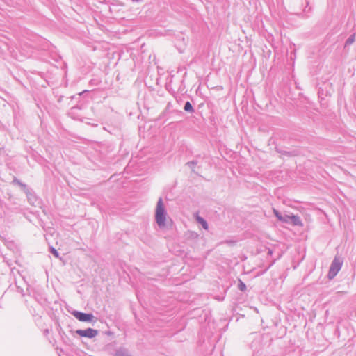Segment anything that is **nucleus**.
Returning <instances> with one entry per match:
<instances>
[{
  "label": "nucleus",
  "mask_w": 356,
  "mask_h": 356,
  "mask_svg": "<svg viewBox=\"0 0 356 356\" xmlns=\"http://www.w3.org/2000/svg\"><path fill=\"white\" fill-rule=\"evenodd\" d=\"M167 214L161 198H159L156 208L155 218L156 223L160 227H165Z\"/></svg>",
  "instance_id": "nucleus-1"
},
{
  "label": "nucleus",
  "mask_w": 356,
  "mask_h": 356,
  "mask_svg": "<svg viewBox=\"0 0 356 356\" xmlns=\"http://www.w3.org/2000/svg\"><path fill=\"white\" fill-rule=\"evenodd\" d=\"M341 265L342 262L339 260V259L335 258L334 259L328 273V277L330 279H332L337 275L341 268Z\"/></svg>",
  "instance_id": "nucleus-2"
},
{
  "label": "nucleus",
  "mask_w": 356,
  "mask_h": 356,
  "mask_svg": "<svg viewBox=\"0 0 356 356\" xmlns=\"http://www.w3.org/2000/svg\"><path fill=\"white\" fill-rule=\"evenodd\" d=\"M72 314L76 319L82 322H90L94 318L91 314H85L77 311H74Z\"/></svg>",
  "instance_id": "nucleus-3"
},
{
  "label": "nucleus",
  "mask_w": 356,
  "mask_h": 356,
  "mask_svg": "<svg viewBox=\"0 0 356 356\" xmlns=\"http://www.w3.org/2000/svg\"><path fill=\"white\" fill-rule=\"evenodd\" d=\"M76 333L81 337L92 338L97 334L98 332L96 330L88 328L86 330H78Z\"/></svg>",
  "instance_id": "nucleus-4"
},
{
  "label": "nucleus",
  "mask_w": 356,
  "mask_h": 356,
  "mask_svg": "<svg viewBox=\"0 0 356 356\" xmlns=\"http://www.w3.org/2000/svg\"><path fill=\"white\" fill-rule=\"evenodd\" d=\"M290 218V222L294 226H300L303 225L300 217L297 216L292 215L291 216H289Z\"/></svg>",
  "instance_id": "nucleus-5"
},
{
  "label": "nucleus",
  "mask_w": 356,
  "mask_h": 356,
  "mask_svg": "<svg viewBox=\"0 0 356 356\" xmlns=\"http://www.w3.org/2000/svg\"><path fill=\"white\" fill-rule=\"evenodd\" d=\"M273 212H274V214L275 215V216L278 218L279 220L280 221H282V222H289L291 220H290V218H289V216H282L277 210L274 209L273 210Z\"/></svg>",
  "instance_id": "nucleus-6"
},
{
  "label": "nucleus",
  "mask_w": 356,
  "mask_h": 356,
  "mask_svg": "<svg viewBox=\"0 0 356 356\" xmlns=\"http://www.w3.org/2000/svg\"><path fill=\"white\" fill-rule=\"evenodd\" d=\"M196 219H197V222H200L202 225V227L204 229H206V230L208 229V225H207V222L202 218L197 216L196 217Z\"/></svg>",
  "instance_id": "nucleus-7"
},
{
  "label": "nucleus",
  "mask_w": 356,
  "mask_h": 356,
  "mask_svg": "<svg viewBox=\"0 0 356 356\" xmlns=\"http://www.w3.org/2000/svg\"><path fill=\"white\" fill-rule=\"evenodd\" d=\"M184 110L186 111H193V106L189 102L185 104Z\"/></svg>",
  "instance_id": "nucleus-8"
},
{
  "label": "nucleus",
  "mask_w": 356,
  "mask_h": 356,
  "mask_svg": "<svg viewBox=\"0 0 356 356\" xmlns=\"http://www.w3.org/2000/svg\"><path fill=\"white\" fill-rule=\"evenodd\" d=\"M238 289L242 291H244L246 290V285L241 280L239 281V283H238Z\"/></svg>",
  "instance_id": "nucleus-9"
},
{
  "label": "nucleus",
  "mask_w": 356,
  "mask_h": 356,
  "mask_svg": "<svg viewBox=\"0 0 356 356\" xmlns=\"http://www.w3.org/2000/svg\"><path fill=\"white\" fill-rule=\"evenodd\" d=\"M355 41V35H352L346 41V44H351Z\"/></svg>",
  "instance_id": "nucleus-10"
},
{
  "label": "nucleus",
  "mask_w": 356,
  "mask_h": 356,
  "mask_svg": "<svg viewBox=\"0 0 356 356\" xmlns=\"http://www.w3.org/2000/svg\"><path fill=\"white\" fill-rule=\"evenodd\" d=\"M54 254L57 257H58V252L56 250H54Z\"/></svg>",
  "instance_id": "nucleus-11"
}]
</instances>
